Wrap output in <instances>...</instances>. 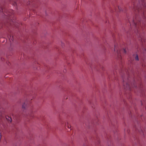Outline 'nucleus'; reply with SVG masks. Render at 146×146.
<instances>
[{"instance_id": "f257e3e1", "label": "nucleus", "mask_w": 146, "mask_h": 146, "mask_svg": "<svg viewBox=\"0 0 146 146\" xmlns=\"http://www.w3.org/2000/svg\"><path fill=\"white\" fill-rule=\"evenodd\" d=\"M129 21L131 27L134 28L135 29L137 30L138 32V29H140V28L142 27V25H145V23L142 22V24L141 22L139 20H138L137 18H136L135 19H133L132 21L130 19H129Z\"/></svg>"}, {"instance_id": "f03ea898", "label": "nucleus", "mask_w": 146, "mask_h": 146, "mask_svg": "<svg viewBox=\"0 0 146 146\" xmlns=\"http://www.w3.org/2000/svg\"><path fill=\"white\" fill-rule=\"evenodd\" d=\"M142 5L139 7V6L136 7V4H134L133 9L135 12H138L139 13H143L144 14V9L146 7V5L145 2L143 0H141Z\"/></svg>"}, {"instance_id": "7ed1b4c3", "label": "nucleus", "mask_w": 146, "mask_h": 146, "mask_svg": "<svg viewBox=\"0 0 146 146\" xmlns=\"http://www.w3.org/2000/svg\"><path fill=\"white\" fill-rule=\"evenodd\" d=\"M123 85L124 88L127 90H131V88L133 87V85L132 84H131V85L129 84V82L128 81L127 82H125V80L124 79L123 80Z\"/></svg>"}, {"instance_id": "20e7f679", "label": "nucleus", "mask_w": 146, "mask_h": 146, "mask_svg": "<svg viewBox=\"0 0 146 146\" xmlns=\"http://www.w3.org/2000/svg\"><path fill=\"white\" fill-rule=\"evenodd\" d=\"M118 57L119 58H121V53H126V51L125 49L121 50H117V51Z\"/></svg>"}, {"instance_id": "39448f33", "label": "nucleus", "mask_w": 146, "mask_h": 146, "mask_svg": "<svg viewBox=\"0 0 146 146\" xmlns=\"http://www.w3.org/2000/svg\"><path fill=\"white\" fill-rule=\"evenodd\" d=\"M122 77H123V79H124L125 80V82H127L128 81L129 82V84L130 85H131V84H132L133 85V87H136V84L134 82L133 83H130V81L128 78H127V79H125L124 78H123V76H122Z\"/></svg>"}, {"instance_id": "423d86ee", "label": "nucleus", "mask_w": 146, "mask_h": 146, "mask_svg": "<svg viewBox=\"0 0 146 146\" xmlns=\"http://www.w3.org/2000/svg\"><path fill=\"white\" fill-rule=\"evenodd\" d=\"M29 102H27V101L25 102L22 105V108L24 110L26 109L29 104Z\"/></svg>"}, {"instance_id": "0eeeda50", "label": "nucleus", "mask_w": 146, "mask_h": 146, "mask_svg": "<svg viewBox=\"0 0 146 146\" xmlns=\"http://www.w3.org/2000/svg\"><path fill=\"white\" fill-rule=\"evenodd\" d=\"M6 118L7 120L9 122H11L12 119L11 117H9V116H6Z\"/></svg>"}, {"instance_id": "6e6552de", "label": "nucleus", "mask_w": 146, "mask_h": 146, "mask_svg": "<svg viewBox=\"0 0 146 146\" xmlns=\"http://www.w3.org/2000/svg\"><path fill=\"white\" fill-rule=\"evenodd\" d=\"M133 57L135 58L136 60H139L138 56L137 55H134Z\"/></svg>"}, {"instance_id": "1a4fd4ad", "label": "nucleus", "mask_w": 146, "mask_h": 146, "mask_svg": "<svg viewBox=\"0 0 146 146\" xmlns=\"http://www.w3.org/2000/svg\"><path fill=\"white\" fill-rule=\"evenodd\" d=\"M67 126L69 128H70L71 127V126L68 124V123H67Z\"/></svg>"}, {"instance_id": "9d476101", "label": "nucleus", "mask_w": 146, "mask_h": 146, "mask_svg": "<svg viewBox=\"0 0 146 146\" xmlns=\"http://www.w3.org/2000/svg\"><path fill=\"white\" fill-rule=\"evenodd\" d=\"M117 46L116 45H115V48H114V51H115L116 50H117Z\"/></svg>"}, {"instance_id": "9b49d317", "label": "nucleus", "mask_w": 146, "mask_h": 146, "mask_svg": "<svg viewBox=\"0 0 146 146\" xmlns=\"http://www.w3.org/2000/svg\"><path fill=\"white\" fill-rule=\"evenodd\" d=\"M1 9L0 10V11L2 12H3L4 10L2 8H1Z\"/></svg>"}, {"instance_id": "f8f14e48", "label": "nucleus", "mask_w": 146, "mask_h": 146, "mask_svg": "<svg viewBox=\"0 0 146 146\" xmlns=\"http://www.w3.org/2000/svg\"><path fill=\"white\" fill-rule=\"evenodd\" d=\"M118 9H119V11H121V10L120 9V8L119 7H118Z\"/></svg>"}, {"instance_id": "ddd939ff", "label": "nucleus", "mask_w": 146, "mask_h": 146, "mask_svg": "<svg viewBox=\"0 0 146 146\" xmlns=\"http://www.w3.org/2000/svg\"><path fill=\"white\" fill-rule=\"evenodd\" d=\"M10 38H11V39L12 40H13L12 39V38H13V37H10Z\"/></svg>"}]
</instances>
